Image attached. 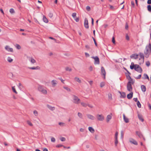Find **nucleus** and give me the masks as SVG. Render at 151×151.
<instances>
[{"label": "nucleus", "mask_w": 151, "mask_h": 151, "mask_svg": "<svg viewBox=\"0 0 151 151\" xmlns=\"http://www.w3.org/2000/svg\"><path fill=\"white\" fill-rule=\"evenodd\" d=\"M47 106L49 109L51 111H53L55 109V107H52L48 104L47 105Z\"/></svg>", "instance_id": "aec40b11"}, {"label": "nucleus", "mask_w": 151, "mask_h": 151, "mask_svg": "<svg viewBox=\"0 0 151 151\" xmlns=\"http://www.w3.org/2000/svg\"><path fill=\"white\" fill-rule=\"evenodd\" d=\"M130 67L131 69H134L135 70L139 73H141L142 71V68L138 65L134 64L133 62L131 63Z\"/></svg>", "instance_id": "f257e3e1"}, {"label": "nucleus", "mask_w": 151, "mask_h": 151, "mask_svg": "<svg viewBox=\"0 0 151 151\" xmlns=\"http://www.w3.org/2000/svg\"><path fill=\"white\" fill-rule=\"evenodd\" d=\"M121 136L122 138H123L124 137V134L123 131H121Z\"/></svg>", "instance_id": "3c124183"}, {"label": "nucleus", "mask_w": 151, "mask_h": 151, "mask_svg": "<svg viewBox=\"0 0 151 151\" xmlns=\"http://www.w3.org/2000/svg\"><path fill=\"white\" fill-rule=\"evenodd\" d=\"M73 99L74 101V103L75 104H78L79 103L80 100L79 99L77 96L74 95L73 96Z\"/></svg>", "instance_id": "39448f33"}, {"label": "nucleus", "mask_w": 151, "mask_h": 151, "mask_svg": "<svg viewBox=\"0 0 151 151\" xmlns=\"http://www.w3.org/2000/svg\"><path fill=\"white\" fill-rule=\"evenodd\" d=\"M88 118L90 119L93 120L95 119V117L92 115L89 114L86 115Z\"/></svg>", "instance_id": "f3484780"}, {"label": "nucleus", "mask_w": 151, "mask_h": 151, "mask_svg": "<svg viewBox=\"0 0 151 151\" xmlns=\"http://www.w3.org/2000/svg\"><path fill=\"white\" fill-rule=\"evenodd\" d=\"M86 9L87 11H89L91 10V7L89 6H87L86 7Z\"/></svg>", "instance_id": "a18cd8bd"}, {"label": "nucleus", "mask_w": 151, "mask_h": 151, "mask_svg": "<svg viewBox=\"0 0 151 151\" xmlns=\"http://www.w3.org/2000/svg\"><path fill=\"white\" fill-rule=\"evenodd\" d=\"M101 87H102L105 86V83L104 82H102L100 84Z\"/></svg>", "instance_id": "58836bf2"}, {"label": "nucleus", "mask_w": 151, "mask_h": 151, "mask_svg": "<svg viewBox=\"0 0 151 151\" xmlns=\"http://www.w3.org/2000/svg\"><path fill=\"white\" fill-rule=\"evenodd\" d=\"M132 84H130V82H128L127 84V90L130 92H132Z\"/></svg>", "instance_id": "423d86ee"}, {"label": "nucleus", "mask_w": 151, "mask_h": 151, "mask_svg": "<svg viewBox=\"0 0 151 151\" xmlns=\"http://www.w3.org/2000/svg\"><path fill=\"white\" fill-rule=\"evenodd\" d=\"M78 116L81 118L82 119L83 117V116L82 114L81 113L78 112Z\"/></svg>", "instance_id": "4c0bfd02"}, {"label": "nucleus", "mask_w": 151, "mask_h": 151, "mask_svg": "<svg viewBox=\"0 0 151 151\" xmlns=\"http://www.w3.org/2000/svg\"><path fill=\"white\" fill-rule=\"evenodd\" d=\"M145 57L148 58L149 57L150 54L151 53V44L149 43L148 46H146L145 47V50L144 51Z\"/></svg>", "instance_id": "f03ea898"}, {"label": "nucleus", "mask_w": 151, "mask_h": 151, "mask_svg": "<svg viewBox=\"0 0 151 151\" xmlns=\"http://www.w3.org/2000/svg\"><path fill=\"white\" fill-rule=\"evenodd\" d=\"M138 117L139 119L141 120L142 122H143L144 121V120L142 117V116L141 115H140L139 114L138 115Z\"/></svg>", "instance_id": "c85d7f7f"}, {"label": "nucleus", "mask_w": 151, "mask_h": 151, "mask_svg": "<svg viewBox=\"0 0 151 151\" xmlns=\"http://www.w3.org/2000/svg\"><path fill=\"white\" fill-rule=\"evenodd\" d=\"M131 5H132V7H134V3L133 1H131Z\"/></svg>", "instance_id": "4d7b16f0"}, {"label": "nucleus", "mask_w": 151, "mask_h": 151, "mask_svg": "<svg viewBox=\"0 0 151 151\" xmlns=\"http://www.w3.org/2000/svg\"><path fill=\"white\" fill-rule=\"evenodd\" d=\"M28 68L30 69H32V70H38V69H40V67L38 66H37L36 67H28Z\"/></svg>", "instance_id": "a211bd4d"}, {"label": "nucleus", "mask_w": 151, "mask_h": 151, "mask_svg": "<svg viewBox=\"0 0 151 151\" xmlns=\"http://www.w3.org/2000/svg\"><path fill=\"white\" fill-rule=\"evenodd\" d=\"M5 48L8 51H10L11 52H13V49L12 48H10V47L8 46H6L5 47Z\"/></svg>", "instance_id": "dca6fc26"}, {"label": "nucleus", "mask_w": 151, "mask_h": 151, "mask_svg": "<svg viewBox=\"0 0 151 151\" xmlns=\"http://www.w3.org/2000/svg\"><path fill=\"white\" fill-rule=\"evenodd\" d=\"M123 117L124 122L126 123H128L129 122V119L126 117L124 114H123Z\"/></svg>", "instance_id": "6ab92c4d"}, {"label": "nucleus", "mask_w": 151, "mask_h": 151, "mask_svg": "<svg viewBox=\"0 0 151 151\" xmlns=\"http://www.w3.org/2000/svg\"><path fill=\"white\" fill-rule=\"evenodd\" d=\"M93 38V41L94 42V44H95V45L96 46H97V43L96 42V40L94 38Z\"/></svg>", "instance_id": "680f3d73"}, {"label": "nucleus", "mask_w": 151, "mask_h": 151, "mask_svg": "<svg viewBox=\"0 0 151 151\" xmlns=\"http://www.w3.org/2000/svg\"><path fill=\"white\" fill-rule=\"evenodd\" d=\"M126 39L127 40H129V36H128V35H126Z\"/></svg>", "instance_id": "0e129e2a"}, {"label": "nucleus", "mask_w": 151, "mask_h": 151, "mask_svg": "<svg viewBox=\"0 0 151 151\" xmlns=\"http://www.w3.org/2000/svg\"><path fill=\"white\" fill-rule=\"evenodd\" d=\"M112 41L114 44H115V41L114 37H113L112 38Z\"/></svg>", "instance_id": "13d9d810"}, {"label": "nucleus", "mask_w": 151, "mask_h": 151, "mask_svg": "<svg viewBox=\"0 0 151 151\" xmlns=\"http://www.w3.org/2000/svg\"><path fill=\"white\" fill-rule=\"evenodd\" d=\"M12 90L13 91L14 93H15L16 94H17V92L16 91L14 86H13V87H12Z\"/></svg>", "instance_id": "e433bc0d"}, {"label": "nucleus", "mask_w": 151, "mask_h": 151, "mask_svg": "<svg viewBox=\"0 0 151 151\" xmlns=\"http://www.w3.org/2000/svg\"><path fill=\"white\" fill-rule=\"evenodd\" d=\"M60 139L62 142L65 141V138L64 137H62L60 138Z\"/></svg>", "instance_id": "603ef678"}, {"label": "nucleus", "mask_w": 151, "mask_h": 151, "mask_svg": "<svg viewBox=\"0 0 151 151\" xmlns=\"http://www.w3.org/2000/svg\"><path fill=\"white\" fill-rule=\"evenodd\" d=\"M118 143V141L117 139H115V145L116 146H117Z\"/></svg>", "instance_id": "de8ad7c7"}, {"label": "nucleus", "mask_w": 151, "mask_h": 151, "mask_svg": "<svg viewBox=\"0 0 151 151\" xmlns=\"http://www.w3.org/2000/svg\"><path fill=\"white\" fill-rule=\"evenodd\" d=\"M141 77V75H139L137 77H135V78L136 79H139Z\"/></svg>", "instance_id": "864d4df0"}, {"label": "nucleus", "mask_w": 151, "mask_h": 151, "mask_svg": "<svg viewBox=\"0 0 151 151\" xmlns=\"http://www.w3.org/2000/svg\"><path fill=\"white\" fill-rule=\"evenodd\" d=\"M63 88L68 91H70V89L68 87L64 86Z\"/></svg>", "instance_id": "ea45409f"}, {"label": "nucleus", "mask_w": 151, "mask_h": 151, "mask_svg": "<svg viewBox=\"0 0 151 151\" xmlns=\"http://www.w3.org/2000/svg\"><path fill=\"white\" fill-rule=\"evenodd\" d=\"M146 65L147 66H149L150 65V63L149 61H147L146 63Z\"/></svg>", "instance_id": "8fccbe9b"}, {"label": "nucleus", "mask_w": 151, "mask_h": 151, "mask_svg": "<svg viewBox=\"0 0 151 151\" xmlns=\"http://www.w3.org/2000/svg\"><path fill=\"white\" fill-rule=\"evenodd\" d=\"M43 22L46 23H47L48 22V19L46 18L44 15L43 16Z\"/></svg>", "instance_id": "a878e982"}, {"label": "nucleus", "mask_w": 151, "mask_h": 151, "mask_svg": "<svg viewBox=\"0 0 151 151\" xmlns=\"http://www.w3.org/2000/svg\"><path fill=\"white\" fill-rule=\"evenodd\" d=\"M65 70L66 71H72V69L71 68H69L68 67H66L65 68Z\"/></svg>", "instance_id": "f704fd0d"}, {"label": "nucleus", "mask_w": 151, "mask_h": 151, "mask_svg": "<svg viewBox=\"0 0 151 151\" xmlns=\"http://www.w3.org/2000/svg\"><path fill=\"white\" fill-rule=\"evenodd\" d=\"M133 100L135 102H137L138 101L137 98H134Z\"/></svg>", "instance_id": "338daca9"}, {"label": "nucleus", "mask_w": 151, "mask_h": 151, "mask_svg": "<svg viewBox=\"0 0 151 151\" xmlns=\"http://www.w3.org/2000/svg\"><path fill=\"white\" fill-rule=\"evenodd\" d=\"M128 27V26L127 23H126L125 24V28L126 29H127Z\"/></svg>", "instance_id": "e2e57ef3"}, {"label": "nucleus", "mask_w": 151, "mask_h": 151, "mask_svg": "<svg viewBox=\"0 0 151 151\" xmlns=\"http://www.w3.org/2000/svg\"><path fill=\"white\" fill-rule=\"evenodd\" d=\"M136 134L140 138H143L144 140H145L144 137H143L141 132L139 131H137L136 132Z\"/></svg>", "instance_id": "1a4fd4ad"}, {"label": "nucleus", "mask_w": 151, "mask_h": 151, "mask_svg": "<svg viewBox=\"0 0 151 151\" xmlns=\"http://www.w3.org/2000/svg\"><path fill=\"white\" fill-rule=\"evenodd\" d=\"M59 124L62 126H65V124L64 123L61 122H59Z\"/></svg>", "instance_id": "a19ab883"}, {"label": "nucleus", "mask_w": 151, "mask_h": 151, "mask_svg": "<svg viewBox=\"0 0 151 151\" xmlns=\"http://www.w3.org/2000/svg\"><path fill=\"white\" fill-rule=\"evenodd\" d=\"M84 25L85 27L86 28L88 29L89 28L88 24V22L87 19L86 18H85L84 22Z\"/></svg>", "instance_id": "9d476101"}, {"label": "nucleus", "mask_w": 151, "mask_h": 151, "mask_svg": "<svg viewBox=\"0 0 151 151\" xmlns=\"http://www.w3.org/2000/svg\"><path fill=\"white\" fill-rule=\"evenodd\" d=\"M138 55L136 54H133L130 55V57L131 58H134L136 59L138 58Z\"/></svg>", "instance_id": "f8f14e48"}, {"label": "nucleus", "mask_w": 151, "mask_h": 151, "mask_svg": "<svg viewBox=\"0 0 151 151\" xmlns=\"http://www.w3.org/2000/svg\"><path fill=\"white\" fill-rule=\"evenodd\" d=\"M27 123L29 124V125L30 126H32L33 125V124H32L31 123V122H30L29 121H27Z\"/></svg>", "instance_id": "c03bdc74"}, {"label": "nucleus", "mask_w": 151, "mask_h": 151, "mask_svg": "<svg viewBox=\"0 0 151 151\" xmlns=\"http://www.w3.org/2000/svg\"><path fill=\"white\" fill-rule=\"evenodd\" d=\"M63 146V145H61V144H59V145H57L56 146V147H57L59 148V147H62Z\"/></svg>", "instance_id": "bf43d9fd"}, {"label": "nucleus", "mask_w": 151, "mask_h": 151, "mask_svg": "<svg viewBox=\"0 0 151 151\" xmlns=\"http://www.w3.org/2000/svg\"><path fill=\"white\" fill-rule=\"evenodd\" d=\"M16 47L18 49H20L21 48L20 46L18 44H16Z\"/></svg>", "instance_id": "49530a36"}, {"label": "nucleus", "mask_w": 151, "mask_h": 151, "mask_svg": "<svg viewBox=\"0 0 151 151\" xmlns=\"http://www.w3.org/2000/svg\"><path fill=\"white\" fill-rule=\"evenodd\" d=\"M118 135V133L117 132H116L115 134V139H117Z\"/></svg>", "instance_id": "5fc2aeb1"}, {"label": "nucleus", "mask_w": 151, "mask_h": 151, "mask_svg": "<svg viewBox=\"0 0 151 151\" xmlns=\"http://www.w3.org/2000/svg\"><path fill=\"white\" fill-rule=\"evenodd\" d=\"M76 13H73L72 14V16L74 18L76 17Z\"/></svg>", "instance_id": "09e8293b"}, {"label": "nucleus", "mask_w": 151, "mask_h": 151, "mask_svg": "<svg viewBox=\"0 0 151 151\" xmlns=\"http://www.w3.org/2000/svg\"><path fill=\"white\" fill-rule=\"evenodd\" d=\"M81 104L84 107H86L88 106V104L83 102H81Z\"/></svg>", "instance_id": "473e14b6"}, {"label": "nucleus", "mask_w": 151, "mask_h": 151, "mask_svg": "<svg viewBox=\"0 0 151 151\" xmlns=\"http://www.w3.org/2000/svg\"><path fill=\"white\" fill-rule=\"evenodd\" d=\"M121 97L124 98L126 97L125 93L124 92H122V93H120Z\"/></svg>", "instance_id": "bb28decb"}, {"label": "nucleus", "mask_w": 151, "mask_h": 151, "mask_svg": "<svg viewBox=\"0 0 151 151\" xmlns=\"http://www.w3.org/2000/svg\"><path fill=\"white\" fill-rule=\"evenodd\" d=\"M147 10L150 12H151V6L150 5H147Z\"/></svg>", "instance_id": "7c9ffc66"}, {"label": "nucleus", "mask_w": 151, "mask_h": 151, "mask_svg": "<svg viewBox=\"0 0 151 151\" xmlns=\"http://www.w3.org/2000/svg\"><path fill=\"white\" fill-rule=\"evenodd\" d=\"M126 75L127 78H128L129 81L128 82H130V84H134V81L133 80L129 75H127V73H126Z\"/></svg>", "instance_id": "0eeeda50"}, {"label": "nucleus", "mask_w": 151, "mask_h": 151, "mask_svg": "<svg viewBox=\"0 0 151 151\" xmlns=\"http://www.w3.org/2000/svg\"><path fill=\"white\" fill-rule=\"evenodd\" d=\"M74 80L78 82V83H81V80L78 78V77H75V78H74Z\"/></svg>", "instance_id": "393cba45"}, {"label": "nucleus", "mask_w": 151, "mask_h": 151, "mask_svg": "<svg viewBox=\"0 0 151 151\" xmlns=\"http://www.w3.org/2000/svg\"><path fill=\"white\" fill-rule=\"evenodd\" d=\"M133 93L132 91L127 95V97L128 99H131L132 97Z\"/></svg>", "instance_id": "2eb2a0df"}, {"label": "nucleus", "mask_w": 151, "mask_h": 151, "mask_svg": "<svg viewBox=\"0 0 151 151\" xmlns=\"http://www.w3.org/2000/svg\"><path fill=\"white\" fill-rule=\"evenodd\" d=\"M38 91L42 93L45 94H47V91L41 85H39L38 87Z\"/></svg>", "instance_id": "7ed1b4c3"}, {"label": "nucleus", "mask_w": 151, "mask_h": 151, "mask_svg": "<svg viewBox=\"0 0 151 151\" xmlns=\"http://www.w3.org/2000/svg\"><path fill=\"white\" fill-rule=\"evenodd\" d=\"M88 130L92 133H94L95 132L94 129L92 127H89Z\"/></svg>", "instance_id": "4be33fe9"}, {"label": "nucleus", "mask_w": 151, "mask_h": 151, "mask_svg": "<svg viewBox=\"0 0 151 151\" xmlns=\"http://www.w3.org/2000/svg\"><path fill=\"white\" fill-rule=\"evenodd\" d=\"M108 96L109 100H111L112 99V95L111 93H109L108 94Z\"/></svg>", "instance_id": "c756f323"}, {"label": "nucleus", "mask_w": 151, "mask_h": 151, "mask_svg": "<svg viewBox=\"0 0 151 151\" xmlns=\"http://www.w3.org/2000/svg\"><path fill=\"white\" fill-rule=\"evenodd\" d=\"M139 55L140 56V58L141 59H143V61H144V54L143 53L140 52L139 53Z\"/></svg>", "instance_id": "cd10ccee"}, {"label": "nucleus", "mask_w": 151, "mask_h": 151, "mask_svg": "<svg viewBox=\"0 0 151 151\" xmlns=\"http://www.w3.org/2000/svg\"><path fill=\"white\" fill-rule=\"evenodd\" d=\"M75 21L77 22H78L79 21V17H77L76 19H75Z\"/></svg>", "instance_id": "69168bd1"}, {"label": "nucleus", "mask_w": 151, "mask_h": 151, "mask_svg": "<svg viewBox=\"0 0 151 151\" xmlns=\"http://www.w3.org/2000/svg\"><path fill=\"white\" fill-rule=\"evenodd\" d=\"M29 60L32 63H34L36 62V60L32 58L29 57Z\"/></svg>", "instance_id": "5701e85b"}, {"label": "nucleus", "mask_w": 151, "mask_h": 151, "mask_svg": "<svg viewBox=\"0 0 151 151\" xmlns=\"http://www.w3.org/2000/svg\"><path fill=\"white\" fill-rule=\"evenodd\" d=\"M51 141L52 142H55V139L54 137H52L51 139Z\"/></svg>", "instance_id": "052dcab7"}, {"label": "nucleus", "mask_w": 151, "mask_h": 151, "mask_svg": "<svg viewBox=\"0 0 151 151\" xmlns=\"http://www.w3.org/2000/svg\"><path fill=\"white\" fill-rule=\"evenodd\" d=\"M57 84V81L55 80H53L51 81V84L52 87H55Z\"/></svg>", "instance_id": "4468645a"}, {"label": "nucleus", "mask_w": 151, "mask_h": 151, "mask_svg": "<svg viewBox=\"0 0 151 151\" xmlns=\"http://www.w3.org/2000/svg\"><path fill=\"white\" fill-rule=\"evenodd\" d=\"M9 12L11 13H13L15 12L14 9L12 8H11L10 9Z\"/></svg>", "instance_id": "79ce46f5"}, {"label": "nucleus", "mask_w": 151, "mask_h": 151, "mask_svg": "<svg viewBox=\"0 0 151 151\" xmlns=\"http://www.w3.org/2000/svg\"><path fill=\"white\" fill-rule=\"evenodd\" d=\"M137 102V105L138 107L139 108H140L141 107V104L139 101H138Z\"/></svg>", "instance_id": "c9c22d12"}, {"label": "nucleus", "mask_w": 151, "mask_h": 151, "mask_svg": "<svg viewBox=\"0 0 151 151\" xmlns=\"http://www.w3.org/2000/svg\"><path fill=\"white\" fill-rule=\"evenodd\" d=\"M147 3L149 4H151V0H148Z\"/></svg>", "instance_id": "774afa93"}, {"label": "nucleus", "mask_w": 151, "mask_h": 151, "mask_svg": "<svg viewBox=\"0 0 151 151\" xmlns=\"http://www.w3.org/2000/svg\"><path fill=\"white\" fill-rule=\"evenodd\" d=\"M98 120L100 121H103L104 119V117L102 114H97L96 116Z\"/></svg>", "instance_id": "6e6552de"}, {"label": "nucleus", "mask_w": 151, "mask_h": 151, "mask_svg": "<svg viewBox=\"0 0 151 151\" xmlns=\"http://www.w3.org/2000/svg\"><path fill=\"white\" fill-rule=\"evenodd\" d=\"M101 74L104 76V78H105L106 72L104 67L103 66L101 67Z\"/></svg>", "instance_id": "9b49d317"}, {"label": "nucleus", "mask_w": 151, "mask_h": 151, "mask_svg": "<svg viewBox=\"0 0 151 151\" xmlns=\"http://www.w3.org/2000/svg\"><path fill=\"white\" fill-rule=\"evenodd\" d=\"M33 113L35 116H37V111L36 110H34L33 111Z\"/></svg>", "instance_id": "37998d69"}, {"label": "nucleus", "mask_w": 151, "mask_h": 151, "mask_svg": "<svg viewBox=\"0 0 151 151\" xmlns=\"http://www.w3.org/2000/svg\"><path fill=\"white\" fill-rule=\"evenodd\" d=\"M111 116L110 115H107L106 118V121L107 122H109L110 120L111 119Z\"/></svg>", "instance_id": "b1692460"}, {"label": "nucleus", "mask_w": 151, "mask_h": 151, "mask_svg": "<svg viewBox=\"0 0 151 151\" xmlns=\"http://www.w3.org/2000/svg\"><path fill=\"white\" fill-rule=\"evenodd\" d=\"M141 90L143 92H145L146 90V88L145 86L142 85L141 86Z\"/></svg>", "instance_id": "412c9836"}, {"label": "nucleus", "mask_w": 151, "mask_h": 151, "mask_svg": "<svg viewBox=\"0 0 151 151\" xmlns=\"http://www.w3.org/2000/svg\"><path fill=\"white\" fill-rule=\"evenodd\" d=\"M91 58L94 60V64L95 65L99 64L100 63L99 59L97 56H92Z\"/></svg>", "instance_id": "20e7f679"}, {"label": "nucleus", "mask_w": 151, "mask_h": 151, "mask_svg": "<svg viewBox=\"0 0 151 151\" xmlns=\"http://www.w3.org/2000/svg\"><path fill=\"white\" fill-rule=\"evenodd\" d=\"M144 78L145 79H147L148 80H150L148 76V75L146 74H144Z\"/></svg>", "instance_id": "2f4dec72"}, {"label": "nucleus", "mask_w": 151, "mask_h": 151, "mask_svg": "<svg viewBox=\"0 0 151 151\" xmlns=\"http://www.w3.org/2000/svg\"><path fill=\"white\" fill-rule=\"evenodd\" d=\"M7 60L9 62H11L13 61V59H12L10 57H8L7 58Z\"/></svg>", "instance_id": "72a5a7b5"}, {"label": "nucleus", "mask_w": 151, "mask_h": 151, "mask_svg": "<svg viewBox=\"0 0 151 151\" xmlns=\"http://www.w3.org/2000/svg\"><path fill=\"white\" fill-rule=\"evenodd\" d=\"M129 142L135 145H138V143L137 142L133 139H131L129 140Z\"/></svg>", "instance_id": "ddd939ff"}, {"label": "nucleus", "mask_w": 151, "mask_h": 151, "mask_svg": "<svg viewBox=\"0 0 151 151\" xmlns=\"http://www.w3.org/2000/svg\"><path fill=\"white\" fill-rule=\"evenodd\" d=\"M49 17L50 18H51L53 16V14L51 13H50L48 14Z\"/></svg>", "instance_id": "6e6d98bb"}]
</instances>
